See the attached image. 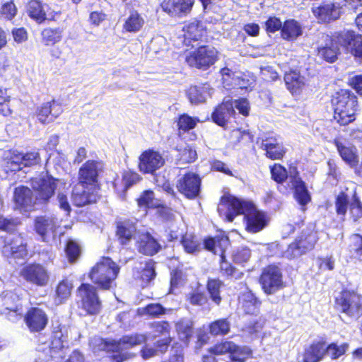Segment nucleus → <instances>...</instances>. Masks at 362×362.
<instances>
[{
  "label": "nucleus",
  "mask_w": 362,
  "mask_h": 362,
  "mask_svg": "<svg viewBox=\"0 0 362 362\" xmlns=\"http://www.w3.org/2000/svg\"><path fill=\"white\" fill-rule=\"evenodd\" d=\"M251 253L249 248L243 247L238 248L233 254L234 262L238 264H243L249 260Z\"/></svg>",
  "instance_id": "nucleus-60"
},
{
  "label": "nucleus",
  "mask_w": 362,
  "mask_h": 362,
  "mask_svg": "<svg viewBox=\"0 0 362 362\" xmlns=\"http://www.w3.org/2000/svg\"><path fill=\"white\" fill-rule=\"evenodd\" d=\"M180 159L184 163H191L197 158V152L195 149L186 145L182 149H180Z\"/></svg>",
  "instance_id": "nucleus-58"
},
{
  "label": "nucleus",
  "mask_w": 362,
  "mask_h": 362,
  "mask_svg": "<svg viewBox=\"0 0 362 362\" xmlns=\"http://www.w3.org/2000/svg\"><path fill=\"white\" fill-rule=\"evenodd\" d=\"M16 8L13 3L4 4L1 9V15L6 19L11 20L16 14Z\"/></svg>",
  "instance_id": "nucleus-64"
},
{
  "label": "nucleus",
  "mask_w": 362,
  "mask_h": 362,
  "mask_svg": "<svg viewBox=\"0 0 362 362\" xmlns=\"http://www.w3.org/2000/svg\"><path fill=\"white\" fill-rule=\"evenodd\" d=\"M138 271L134 274L136 279L141 280V286H144L155 276L153 264L151 262H141Z\"/></svg>",
  "instance_id": "nucleus-40"
},
{
  "label": "nucleus",
  "mask_w": 362,
  "mask_h": 362,
  "mask_svg": "<svg viewBox=\"0 0 362 362\" xmlns=\"http://www.w3.org/2000/svg\"><path fill=\"white\" fill-rule=\"evenodd\" d=\"M184 232L185 226L183 223H180L179 226L177 224H171L168 231L169 240L172 241L178 239L180 237L182 238Z\"/></svg>",
  "instance_id": "nucleus-61"
},
{
  "label": "nucleus",
  "mask_w": 362,
  "mask_h": 362,
  "mask_svg": "<svg viewBox=\"0 0 362 362\" xmlns=\"http://www.w3.org/2000/svg\"><path fill=\"white\" fill-rule=\"evenodd\" d=\"M103 168L100 162L95 160H88L79 169L78 182L85 184L87 187L98 188V173Z\"/></svg>",
  "instance_id": "nucleus-19"
},
{
  "label": "nucleus",
  "mask_w": 362,
  "mask_h": 362,
  "mask_svg": "<svg viewBox=\"0 0 362 362\" xmlns=\"http://www.w3.org/2000/svg\"><path fill=\"white\" fill-rule=\"evenodd\" d=\"M18 154L21 157V160L23 168L37 165L40 161V154L35 151L26 153H18Z\"/></svg>",
  "instance_id": "nucleus-55"
},
{
  "label": "nucleus",
  "mask_w": 362,
  "mask_h": 362,
  "mask_svg": "<svg viewBox=\"0 0 362 362\" xmlns=\"http://www.w3.org/2000/svg\"><path fill=\"white\" fill-rule=\"evenodd\" d=\"M336 308L349 319L358 320L362 315V296L349 291L336 298Z\"/></svg>",
  "instance_id": "nucleus-7"
},
{
  "label": "nucleus",
  "mask_w": 362,
  "mask_h": 362,
  "mask_svg": "<svg viewBox=\"0 0 362 362\" xmlns=\"http://www.w3.org/2000/svg\"><path fill=\"white\" fill-rule=\"evenodd\" d=\"M228 245V239L226 237L207 238L204 241V247L206 250L219 254L221 256V272L223 275L235 279L242 278L243 273L233 267L230 263L226 261L224 251Z\"/></svg>",
  "instance_id": "nucleus-8"
},
{
  "label": "nucleus",
  "mask_w": 362,
  "mask_h": 362,
  "mask_svg": "<svg viewBox=\"0 0 362 362\" xmlns=\"http://www.w3.org/2000/svg\"><path fill=\"white\" fill-rule=\"evenodd\" d=\"M139 168L144 173L153 174L165 163L163 156L156 151L148 149L144 151L139 156Z\"/></svg>",
  "instance_id": "nucleus-20"
},
{
  "label": "nucleus",
  "mask_w": 362,
  "mask_h": 362,
  "mask_svg": "<svg viewBox=\"0 0 362 362\" xmlns=\"http://www.w3.org/2000/svg\"><path fill=\"white\" fill-rule=\"evenodd\" d=\"M65 252L70 262H75L80 255L81 248L77 243L70 240L67 242Z\"/></svg>",
  "instance_id": "nucleus-56"
},
{
  "label": "nucleus",
  "mask_w": 362,
  "mask_h": 362,
  "mask_svg": "<svg viewBox=\"0 0 362 362\" xmlns=\"http://www.w3.org/2000/svg\"><path fill=\"white\" fill-rule=\"evenodd\" d=\"M350 214L354 221L362 217V204L356 197L350 204Z\"/></svg>",
  "instance_id": "nucleus-62"
},
{
  "label": "nucleus",
  "mask_w": 362,
  "mask_h": 362,
  "mask_svg": "<svg viewBox=\"0 0 362 362\" xmlns=\"http://www.w3.org/2000/svg\"><path fill=\"white\" fill-rule=\"evenodd\" d=\"M272 177L276 182L286 181L288 188L293 190L296 200L301 206H305L310 201V195L305 182L299 177L296 169L287 174L286 170L281 165L275 164L271 168Z\"/></svg>",
  "instance_id": "nucleus-3"
},
{
  "label": "nucleus",
  "mask_w": 362,
  "mask_h": 362,
  "mask_svg": "<svg viewBox=\"0 0 362 362\" xmlns=\"http://www.w3.org/2000/svg\"><path fill=\"white\" fill-rule=\"evenodd\" d=\"M230 328V323L227 319H219L210 324L209 329L212 335L227 334Z\"/></svg>",
  "instance_id": "nucleus-49"
},
{
  "label": "nucleus",
  "mask_w": 362,
  "mask_h": 362,
  "mask_svg": "<svg viewBox=\"0 0 362 362\" xmlns=\"http://www.w3.org/2000/svg\"><path fill=\"white\" fill-rule=\"evenodd\" d=\"M62 337V334L61 332H54L47 347L39 348L40 350L46 352L47 354H49L52 358H62V355L60 352L64 347V345Z\"/></svg>",
  "instance_id": "nucleus-39"
},
{
  "label": "nucleus",
  "mask_w": 362,
  "mask_h": 362,
  "mask_svg": "<svg viewBox=\"0 0 362 362\" xmlns=\"http://www.w3.org/2000/svg\"><path fill=\"white\" fill-rule=\"evenodd\" d=\"M136 238L138 250L144 255H153L160 249V244L148 232H139Z\"/></svg>",
  "instance_id": "nucleus-28"
},
{
  "label": "nucleus",
  "mask_w": 362,
  "mask_h": 362,
  "mask_svg": "<svg viewBox=\"0 0 362 362\" xmlns=\"http://www.w3.org/2000/svg\"><path fill=\"white\" fill-rule=\"evenodd\" d=\"M63 112L62 104L55 100L42 103L37 108L35 115L38 121L42 124L52 122Z\"/></svg>",
  "instance_id": "nucleus-24"
},
{
  "label": "nucleus",
  "mask_w": 362,
  "mask_h": 362,
  "mask_svg": "<svg viewBox=\"0 0 362 362\" xmlns=\"http://www.w3.org/2000/svg\"><path fill=\"white\" fill-rule=\"evenodd\" d=\"M212 90L208 83L191 86L187 90V96L191 103L199 104L211 96Z\"/></svg>",
  "instance_id": "nucleus-32"
},
{
  "label": "nucleus",
  "mask_w": 362,
  "mask_h": 362,
  "mask_svg": "<svg viewBox=\"0 0 362 362\" xmlns=\"http://www.w3.org/2000/svg\"><path fill=\"white\" fill-rule=\"evenodd\" d=\"M337 42L356 58H362V39L354 31H343L337 36Z\"/></svg>",
  "instance_id": "nucleus-23"
},
{
  "label": "nucleus",
  "mask_w": 362,
  "mask_h": 362,
  "mask_svg": "<svg viewBox=\"0 0 362 362\" xmlns=\"http://www.w3.org/2000/svg\"><path fill=\"white\" fill-rule=\"evenodd\" d=\"M182 31L184 32L185 42L186 45H189L191 40H200L205 33V28L200 21L194 20L187 23L183 27Z\"/></svg>",
  "instance_id": "nucleus-31"
},
{
  "label": "nucleus",
  "mask_w": 362,
  "mask_h": 362,
  "mask_svg": "<svg viewBox=\"0 0 362 362\" xmlns=\"http://www.w3.org/2000/svg\"><path fill=\"white\" fill-rule=\"evenodd\" d=\"M59 184H63L59 180L47 175H40L31 178L30 186L35 194L34 199L31 190L27 187H16L14 192V201L16 206L25 211L32 208L36 200L41 202H47L54 194Z\"/></svg>",
  "instance_id": "nucleus-2"
},
{
  "label": "nucleus",
  "mask_w": 362,
  "mask_h": 362,
  "mask_svg": "<svg viewBox=\"0 0 362 362\" xmlns=\"http://www.w3.org/2000/svg\"><path fill=\"white\" fill-rule=\"evenodd\" d=\"M318 240L317 232L310 225L303 229L284 252V257L288 259L298 257L312 250Z\"/></svg>",
  "instance_id": "nucleus-6"
},
{
  "label": "nucleus",
  "mask_w": 362,
  "mask_h": 362,
  "mask_svg": "<svg viewBox=\"0 0 362 362\" xmlns=\"http://www.w3.org/2000/svg\"><path fill=\"white\" fill-rule=\"evenodd\" d=\"M312 12L319 22L329 23L340 17L341 7L339 3L325 2L314 5Z\"/></svg>",
  "instance_id": "nucleus-21"
},
{
  "label": "nucleus",
  "mask_w": 362,
  "mask_h": 362,
  "mask_svg": "<svg viewBox=\"0 0 362 362\" xmlns=\"http://www.w3.org/2000/svg\"><path fill=\"white\" fill-rule=\"evenodd\" d=\"M78 293L81 299V308L90 315L97 314L100 309V302L93 286L83 284Z\"/></svg>",
  "instance_id": "nucleus-15"
},
{
  "label": "nucleus",
  "mask_w": 362,
  "mask_h": 362,
  "mask_svg": "<svg viewBox=\"0 0 362 362\" xmlns=\"http://www.w3.org/2000/svg\"><path fill=\"white\" fill-rule=\"evenodd\" d=\"M222 286V282L218 279H209L208 281L207 289L210 294L211 298L216 304H219L221 300L220 296V288Z\"/></svg>",
  "instance_id": "nucleus-54"
},
{
  "label": "nucleus",
  "mask_w": 362,
  "mask_h": 362,
  "mask_svg": "<svg viewBox=\"0 0 362 362\" xmlns=\"http://www.w3.org/2000/svg\"><path fill=\"white\" fill-rule=\"evenodd\" d=\"M72 283L68 279L61 281L56 288L54 302L56 304H62L71 296Z\"/></svg>",
  "instance_id": "nucleus-43"
},
{
  "label": "nucleus",
  "mask_w": 362,
  "mask_h": 362,
  "mask_svg": "<svg viewBox=\"0 0 362 362\" xmlns=\"http://www.w3.org/2000/svg\"><path fill=\"white\" fill-rule=\"evenodd\" d=\"M325 354V344L321 341L314 342L305 349L303 361L319 362Z\"/></svg>",
  "instance_id": "nucleus-34"
},
{
  "label": "nucleus",
  "mask_w": 362,
  "mask_h": 362,
  "mask_svg": "<svg viewBox=\"0 0 362 362\" xmlns=\"http://www.w3.org/2000/svg\"><path fill=\"white\" fill-rule=\"evenodd\" d=\"M262 148L266 151V156L274 160L281 158L285 153L282 142L276 137L263 139Z\"/></svg>",
  "instance_id": "nucleus-30"
},
{
  "label": "nucleus",
  "mask_w": 362,
  "mask_h": 362,
  "mask_svg": "<svg viewBox=\"0 0 362 362\" xmlns=\"http://www.w3.org/2000/svg\"><path fill=\"white\" fill-rule=\"evenodd\" d=\"M60 226V221L54 216H40L36 218L35 223V230L43 240L50 236L55 235V231Z\"/></svg>",
  "instance_id": "nucleus-26"
},
{
  "label": "nucleus",
  "mask_w": 362,
  "mask_h": 362,
  "mask_svg": "<svg viewBox=\"0 0 362 362\" xmlns=\"http://www.w3.org/2000/svg\"><path fill=\"white\" fill-rule=\"evenodd\" d=\"M234 114L233 103L230 99H225L214 111L212 119L218 125L224 127Z\"/></svg>",
  "instance_id": "nucleus-29"
},
{
  "label": "nucleus",
  "mask_w": 362,
  "mask_h": 362,
  "mask_svg": "<svg viewBox=\"0 0 362 362\" xmlns=\"http://www.w3.org/2000/svg\"><path fill=\"white\" fill-rule=\"evenodd\" d=\"M181 243L187 253L192 254L199 250V243L192 234L186 233L184 235Z\"/></svg>",
  "instance_id": "nucleus-53"
},
{
  "label": "nucleus",
  "mask_w": 362,
  "mask_h": 362,
  "mask_svg": "<svg viewBox=\"0 0 362 362\" xmlns=\"http://www.w3.org/2000/svg\"><path fill=\"white\" fill-rule=\"evenodd\" d=\"M339 48L337 45L332 42L331 46L320 47L318 49V55L328 62H334L337 57Z\"/></svg>",
  "instance_id": "nucleus-51"
},
{
  "label": "nucleus",
  "mask_w": 362,
  "mask_h": 362,
  "mask_svg": "<svg viewBox=\"0 0 362 362\" xmlns=\"http://www.w3.org/2000/svg\"><path fill=\"white\" fill-rule=\"evenodd\" d=\"M334 144L341 159L351 168H355L359 160L356 147L339 138L334 139Z\"/></svg>",
  "instance_id": "nucleus-25"
},
{
  "label": "nucleus",
  "mask_w": 362,
  "mask_h": 362,
  "mask_svg": "<svg viewBox=\"0 0 362 362\" xmlns=\"http://www.w3.org/2000/svg\"><path fill=\"white\" fill-rule=\"evenodd\" d=\"M217 210L219 215L229 222H232L237 215L244 214L246 230L250 233H255L262 230L267 223L266 214L257 210L252 203L230 194L221 197Z\"/></svg>",
  "instance_id": "nucleus-1"
},
{
  "label": "nucleus",
  "mask_w": 362,
  "mask_h": 362,
  "mask_svg": "<svg viewBox=\"0 0 362 362\" xmlns=\"http://www.w3.org/2000/svg\"><path fill=\"white\" fill-rule=\"evenodd\" d=\"M135 223L131 221H124L117 224V235L121 244L126 245L136 234Z\"/></svg>",
  "instance_id": "nucleus-37"
},
{
  "label": "nucleus",
  "mask_w": 362,
  "mask_h": 362,
  "mask_svg": "<svg viewBox=\"0 0 362 362\" xmlns=\"http://www.w3.org/2000/svg\"><path fill=\"white\" fill-rule=\"evenodd\" d=\"M209 352L216 356L228 354V357H231L235 362H244L252 355V351L249 347L238 346L230 341L216 344L210 349Z\"/></svg>",
  "instance_id": "nucleus-12"
},
{
  "label": "nucleus",
  "mask_w": 362,
  "mask_h": 362,
  "mask_svg": "<svg viewBox=\"0 0 362 362\" xmlns=\"http://www.w3.org/2000/svg\"><path fill=\"white\" fill-rule=\"evenodd\" d=\"M139 180L140 176L134 172L127 171L123 174L122 181L124 185L125 189H127L129 187L138 182Z\"/></svg>",
  "instance_id": "nucleus-63"
},
{
  "label": "nucleus",
  "mask_w": 362,
  "mask_h": 362,
  "mask_svg": "<svg viewBox=\"0 0 362 362\" xmlns=\"http://www.w3.org/2000/svg\"><path fill=\"white\" fill-rule=\"evenodd\" d=\"M201 178L194 173H187L177 180V190L189 199H194L199 194Z\"/></svg>",
  "instance_id": "nucleus-16"
},
{
  "label": "nucleus",
  "mask_w": 362,
  "mask_h": 362,
  "mask_svg": "<svg viewBox=\"0 0 362 362\" xmlns=\"http://www.w3.org/2000/svg\"><path fill=\"white\" fill-rule=\"evenodd\" d=\"M21 157H20L18 153H13L11 156L7 157L4 163V170L8 173H13L21 170L23 166L21 163Z\"/></svg>",
  "instance_id": "nucleus-50"
},
{
  "label": "nucleus",
  "mask_w": 362,
  "mask_h": 362,
  "mask_svg": "<svg viewBox=\"0 0 362 362\" xmlns=\"http://www.w3.org/2000/svg\"><path fill=\"white\" fill-rule=\"evenodd\" d=\"M19 274L27 282L40 287L47 286L49 280L47 269L40 264H28L23 266Z\"/></svg>",
  "instance_id": "nucleus-14"
},
{
  "label": "nucleus",
  "mask_w": 362,
  "mask_h": 362,
  "mask_svg": "<svg viewBox=\"0 0 362 362\" xmlns=\"http://www.w3.org/2000/svg\"><path fill=\"white\" fill-rule=\"evenodd\" d=\"M281 37L288 41H293L303 34L301 25L294 19L284 22L281 30Z\"/></svg>",
  "instance_id": "nucleus-35"
},
{
  "label": "nucleus",
  "mask_w": 362,
  "mask_h": 362,
  "mask_svg": "<svg viewBox=\"0 0 362 362\" xmlns=\"http://www.w3.org/2000/svg\"><path fill=\"white\" fill-rule=\"evenodd\" d=\"M194 2L195 0H163L160 8L170 17L184 18L191 13Z\"/></svg>",
  "instance_id": "nucleus-17"
},
{
  "label": "nucleus",
  "mask_w": 362,
  "mask_h": 362,
  "mask_svg": "<svg viewBox=\"0 0 362 362\" xmlns=\"http://www.w3.org/2000/svg\"><path fill=\"white\" fill-rule=\"evenodd\" d=\"M217 51L209 46H201L197 49L185 56L187 64L198 69H206L214 64L216 60Z\"/></svg>",
  "instance_id": "nucleus-13"
},
{
  "label": "nucleus",
  "mask_w": 362,
  "mask_h": 362,
  "mask_svg": "<svg viewBox=\"0 0 362 362\" xmlns=\"http://www.w3.org/2000/svg\"><path fill=\"white\" fill-rule=\"evenodd\" d=\"M98 188L87 187L85 184L77 183L73 188L71 199L76 206L96 202L98 198Z\"/></svg>",
  "instance_id": "nucleus-22"
},
{
  "label": "nucleus",
  "mask_w": 362,
  "mask_h": 362,
  "mask_svg": "<svg viewBox=\"0 0 362 362\" xmlns=\"http://www.w3.org/2000/svg\"><path fill=\"white\" fill-rule=\"evenodd\" d=\"M146 337L144 334H136L131 336H124L119 341H105L101 338H96L92 341L99 345L98 349L106 350L107 351H112L120 353L134 346L145 342Z\"/></svg>",
  "instance_id": "nucleus-11"
},
{
  "label": "nucleus",
  "mask_w": 362,
  "mask_h": 362,
  "mask_svg": "<svg viewBox=\"0 0 362 362\" xmlns=\"http://www.w3.org/2000/svg\"><path fill=\"white\" fill-rule=\"evenodd\" d=\"M119 267L110 257H102L92 268L89 276L100 288L109 289L119 272Z\"/></svg>",
  "instance_id": "nucleus-5"
},
{
  "label": "nucleus",
  "mask_w": 362,
  "mask_h": 362,
  "mask_svg": "<svg viewBox=\"0 0 362 362\" xmlns=\"http://www.w3.org/2000/svg\"><path fill=\"white\" fill-rule=\"evenodd\" d=\"M351 251L354 252L355 257L362 260V236L359 234H353L350 237Z\"/></svg>",
  "instance_id": "nucleus-57"
},
{
  "label": "nucleus",
  "mask_w": 362,
  "mask_h": 362,
  "mask_svg": "<svg viewBox=\"0 0 362 362\" xmlns=\"http://www.w3.org/2000/svg\"><path fill=\"white\" fill-rule=\"evenodd\" d=\"M140 208H157L160 206L158 199L155 198L154 193L151 190H146L141 193L137 199Z\"/></svg>",
  "instance_id": "nucleus-46"
},
{
  "label": "nucleus",
  "mask_w": 362,
  "mask_h": 362,
  "mask_svg": "<svg viewBox=\"0 0 362 362\" xmlns=\"http://www.w3.org/2000/svg\"><path fill=\"white\" fill-rule=\"evenodd\" d=\"M25 321L30 332H40L46 327L48 317L42 309L32 308L26 313Z\"/></svg>",
  "instance_id": "nucleus-27"
},
{
  "label": "nucleus",
  "mask_w": 362,
  "mask_h": 362,
  "mask_svg": "<svg viewBox=\"0 0 362 362\" xmlns=\"http://www.w3.org/2000/svg\"><path fill=\"white\" fill-rule=\"evenodd\" d=\"M19 301L18 296L10 292L6 293L4 296L0 297V304L5 306V309L21 315L22 313V306L18 303Z\"/></svg>",
  "instance_id": "nucleus-42"
},
{
  "label": "nucleus",
  "mask_w": 362,
  "mask_h": 362,
  "mask_svg": "<svg viewBox=\"0 0 362 362\" xmlns=\"http://www.w3.org/2000/svg\"><path fill=\"white\" fill-rule=\"evenodd\" d=\"M239 304L246 314L254 315L257 313L260 303L251 291H247L239 296Z\"/></svg>",
  "instance_id": "nucleus-38"
},
{
  "label": "nucleus",
  "mask_w": 362,
  "mask_h": 362,
  "mask_svg": "<svg viewBox=\"0 0 362 362\" xmlns=\"http://www.w3.org/2000/svg\"><path fill=\"white\" fill-rule=\"evenodd\" d=\"M198 120L187 115H182L177 121L178 134L180 136H184V134L193 129L197 124Z\"/></svg>",
  "instance_id": "nucleus-48"
},
{
  "label": "nucleus",
  "mask_w": 362,
  "mask_h": 362,
  "mask_svg": "<svg viewBox=\"0 0 362 362\" xmlns=\"http://www.w3.org/2000/svg\"><path fill=\"white\" fill-rule=\"evenodd\" d=\"M44 4L38 0H31L27 7L28 16L38 23L45 21Z\"/></svg>",
  "instance_id": "nucleus-44"
},
{
  "label": "nucleus",
  "mask_w": 362,
  "mask_h": 362,
  "mask_svg": "<svg viewBox=\"0 0 362 362\" xmlns=\"http://www.w3.org/2000/svg\"><path fill=\"white\" fill-rule=\"evenodd\" d=\"M165 309L159 303H151L138 310L140 315H148L151 317H158L165 314Z\"/></svg>",
  "instance_id": "nucleus-52"
},
{
  "label": "nucleus",
  "mask_w": 362,
  "mask_h": 362,
  "mask_svg": "<svg viewBox=\"0 0 362 362\" xmlns=\"http://www.w3.org/2000/svg\"><path fill=\"white\" fill-rule=\"evenodd\" d=\"M349 202L348 196L344 193H340L336 199V210L338 214L344 216L346 213L347 205Z\"/></svg>",
  "instance_id": "nucleus-59"
},
{
  "label": "nucleus",
  "mask_w": 362,
  "mask_h": 362,
  "mask_svg": "<svg viewBox=\"0 0 362 362\" xmlns=\"http://www.w3.org/2000/svg\"><path fill=\"white\" fill-rule=\"evenodd\" d=\"M176 330L179 338L186 344L192 334V322L189 320H182L176 324Z\"/></svg>",
  "instance_id": "nucleus-47"
},
{
  "label": "nucleus",
  "mask_w": 362,
  "mask_h": 362,
  "mask_svg": "<svg viewBox=\"0 0 362 362\" xmlns=\"http://www.w3.org/2000/svg\"><path fill=\"white\" fill-rule=\"evenodd\" d=\"M262 288L267 294L276 292L282 286V275L279 267L269 266L265 268L260 278Z\"/></svg>",
  "instance_id": "nucleus-18"
},
{
  "label": "nucleus",
  "mask_w": 362,
  "mask_h": 362,
  "mask_svg": "<svg viewBox=\"0 0 362 362\" xmlns=\"http://www.w3.org/2000/svg\"><path fill=\"white\" fill-rule=\"evenodd\" d=\"M349 348V344L346 342L341 344L333 342L327 346H325V352L332 360H336L345 354Z\"/></svg>",
  "instance_id": "nucleus-45"
},
{
  "label": "nucleus",
  "mask_w": 362,
  "mask_h": 362,
  "mask_svg": "<svg viewBox=\"0 0 362 362\" xmlns=\"http://www.w3.org/2000/svg\"><path fill=\"white\" fill-rule=\"evenodd\" d=\"M223 87L228 90H233V93L243 94L250 90L255 83L252 76L241 72H233L228 68L221 71Z\"/></svg>",
  "instance_id": "nucleus-9"
},
{
  "label": "nucleus",
  "mask_w": 362,
  "mask_h": 362,
  "mask_svg": "<svg viewBox=\"0 0 362 362\" xmlns=\"http://www.w3.org/2000/svg\"><path fill=\"white\" fill-rule=\"evenodd\" d=\"M145 23L144 18L136 11H132L124 19L122 28L127 33H138Z\"/></svg>",
  "instance_id": "nucleus-36"
},
{
  "label": "nucleus",
  "mask_w": 362,
  "mask_h": 362,
  "mask_svg": "<svg viewBox=\"0 0 362 362\" xmlns=\"http://www.w3.org/2000/svg\"><path fill=\"white\" fill-rule=\"evenodd\" d=\"M284 81L288 90L292 93H299L306 85V79L297 71L286 73Z\"/></svg>",
  "instance_id": "nucleus-33"
},
{
  "label": "nucleus",
  "mask_w": 362,
  "mask_h": 362,
  "mask_svg": "<svg viewBox=\"0 0 362 362\" xmlns=\"http://www.w3.org/2000/svg\"><path fill=\"white\" fill-rule=\"evenodd\" d=\"M63 30L59 28H47L41 32L42 42L46 46H52L62 39Z\"/></svg>",
  "instance_id": "nucleus-41"
},
{
  "label": "nucleus",
  "mask_w": 362,
  "mask_h": 362,
  "mask_svg": "<svg viewBox=\"0 0 362 362\" xmlns=\"http://www.w3.org/2000/svg\"><path fill=\"white\" fill-rule=\"evenodd\" d=\"M334 119L340 125H347L356 119V96L348 90H341L333 97Z\"/></svg>",
  "instance_id": "nucleus-4"
},
{
  "label": "nucleus",
  "mask_w": 362,
  "mask_h": 362,
  "mask_svg": "<svg viewBox=\"0 0 362 362\" xmlns=\"http://www.w3.org/2000/svg\"><path fill=\"white\" fill-rule=\"evenodd\" d=\"M2 254L8 258H24L28 255L27 243L21 234H9L0 237Z\"/></svg>",
  "instance_id": "nucleus-10"
}]
</instances>
